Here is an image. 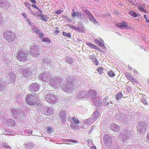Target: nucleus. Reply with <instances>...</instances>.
Segmentation results:
<instances>
[{
	"label": "nucleus",
	"mask_w": 149,
	"mask_h": 149,
	"mask_svg": "<svg viewBox=\"0 0 149 149\" xmlns=\"http://www.w3.org/2000/svg\"><path fill=\"white\" fill-rule=\"evenodd\" d=\"M39 99L38 95L33 94L27 95L25 98V101L29 105L32 106L36 105Z\"/></svg>",
	"instance_id": "1"
},
{
	"label": "nucleus",
	"mask_w": 149,
	"mask_h": 149,
	"mask_svg": "<svg viewBox=\"0 0 149 149\" xmlns=\"http://www.w3.org/2000/svg\"><path fill=\"white\" fill-rule=\"evenodd\" d=\"M3 36L9 42L14 41L17 38L15 33L10 31L4 32Z\"/></svg>",
	"instance_id": "2"
},
{
	"label": "nucleus",
	"mask_w": 149,
	"mask_h": 149,
	"mask_svg": "<svg viewBox=\"0 0 149 149\" xmlns=\"http://www.w3.org/2000/svg\"><path fill=\"white\" fill-rule=\"evenodd\" d=\"M147 129V126L146 122H140L137 127V131L139 133L143 134L145 132Z\"/></svg>",
	"instance_id": "3"
},
{
	"label": "nucleus",
	"mask_w": 149,
	"mask_h": 149,
	"mask_svg": "<svg viewBox=\"0 0 149 149\" xmlns=\"http://www.w3.org/2000/svg\"><path fill=\"white\" fill-rule=\"evenodd\" d=\"M28 55V54L21 51L17 54V58L20 61H24L27 59Z\"/></svg>",
	"instance_id": "4"
},
{
	"label": "nucleus",
	"mask_w": 149,
	"mask_h": 149,
	"mask_svg": "<svg viewBox=\"0 0 149 149\" xmlns=\"http://www.w3.org/2000/svg\"><path fill=\"white\" fill-rule=\"evenodd\" d=\"M43 114L47 116L52 115L54 112V109L52 107H46L43 111Z\"/></svg>",
	"instance_id": "5"
},
{
	"label": "nucleus",
	"mask_w": 149,
	"mask_h": 149,
	"mask_svg": "<svg viewBox=\"0 0 149 149\" xmlns=\"http://www.w3.org/2000/svg\"><path fill=\"white\" fill-rule=\"evenodd\" d=\"M29 88L31 91L36 92L38 90V86L36 84L33 83L29 86Z\"/></svg>",
	"instance_id": "6"
},
{
	"label": "nucleus",
	"mask_w": 149,
	"mask_h": 149,
	"mask_svg": "<svg viewBox=\"0 0 149 149\" xmlns=\"http://www.w3.org/2000/svg\"><path fill=\"white\" fill-rule=\"evenodd\" d=\"M104 140L105 144L107 145L108 143H111L112 142L111 137L108 135H106L104 137Z\"/></svg>",
	"instance_id": "7"
},
{
	"label": "nucleus",
	"mask_w": 149,
	"mask_h": 149,
	"mask_svg": "<svg viewBox=\"0 0 149 149\" xmlns=\"http://www.w3.org/2000/svg\"><path fill=\"white\" fill-rule=\"evenodd\" d=\"M110 127L113 131L116 132H118L120 128V127L118 125L114 123L111 125Z\"/></svg>",
	"instance_id": "8"
},
{
	"label": "nucleus",
	"mask_w": 149,
	"mask_h": 149,
	"mask_svg": "<svg viewBox=\"0 0 149 149\" xmlns=\"http://www.w3.org/2000/svg\"><path fill=\"white\" fill-rule=\"evenodd\" d=\"M31 74L30 70L29 69H25L23 71V76L25 78H26L29 76Z\"/></svg>",
	"instance_id": "9"
},
{
	"label": "nucleus",
	"mask_w": 149,
	"mask_h": 149,
	"mask_svg": "<svg viewBox=\"0 0 149 149\" xmlns=\"http://www.w3.org/2000/svg\"><path fill=\"white\" fill-rule=\"evenodd\" d=\"M127 23L123 21L116 24V26L118 28H123L127 26Z\"/></svg>",
	"instance_id": "10"
},
{
	"label": "nucleus",
	"mask_w": 149,
	"mask_h": 149,
	"mask_svg": "<svg viewBox=\"0 0 149 149\" xmlns=\"http://www.w3.org/2000/svg\"><path fill=\"white\" fill-rule=\"evenodd\" d=\"M86 44L88 46L92 49H96L97 51L100 50V48H98L97 46H95L94 45L91 44V42H86Z\"/></svg>",
	"instance_id": "11"
},
{
	"label": "nucleus",
	"mask_w": 149,
	"mask_h": 149,
	"mask_svg": "<svg viewBox=\"0 0 149 149\" xmlns=\"http://www.w3.org/2000/svg\"><path fill=\"white\" fill-rule=\"evenodd\" d=\"M125 77L127 79L130 80L131 81H132V82H137L136 80V79H133V76L131 74H125Z\"/></svg>",
	"instance_id": "12"
},
{
	"label": "nucleus",
	"mask_w": 149,
	"mask_h": 149,
	"mask_svg": "<svg viewBox=\"0 0 149 149\" xmlns=\"http://www.w3.org/2000/svg\"><path fill=\"white\" fill-rule=\"evenodd\" d=\"M95 43L98 45L100 47H103L104 46V41L102 40H100L98 39H95Z\"/></svg>",
	"instance_id": "13"
},
{
	"label": "nucleus",
	"mask_w": 149,
	"mask_h": 149,
	"mask_svg": "<svg viewBox=\"0 0 149 149\" xmlns=\"http://www.w3.org/2000/svg\"><path fill=\"white\" fill-rule=\"evenodd\" d=\"M88 94L90 96L94 97L96 95V93L95 91L91 90L88 91Z\"/></svg>",
	"instance_id": "14"
},
{
	"label": "nucleus",
	"mask_w": 149,
	"mask_h": 149,
	"mask_svg": "<svg viewBox=\"0 0 149 149\" xmlns=\"http://www.w3.org/2000/svg\"><path fill=\"white\" fill-rule=\"evenodd\" d=\"M72 12L71 13L72 16V17H74L76 16H77L78 17H81V15L80 13L79 12H77L76 13L74 12V9L72 10Z\"/></svg>",
	"instance_id": "15"
},
{
	"label": "nucleus",
	"mask_w": 149,
	"mask_h": 149,
	"mask_svg": "<svg viewBox=\"0 0 149 149\" xmlns=\"http://www.w3.org/2000/svg\"><path fill=\"white\" fill-rule=\"evenodd\" d=\"M59 116L62 120H63L64 119L66 118V116L65 112L63 111L60 112Z\"/></svg>",
	"instance_id": "16"
},
{
	"label": "nucleus",
	"mask_w": 149,
	"mask_h": 149,
	"mask_svg": "<svg viewBox=\"0 0 149 149\" xmlns=\"http://www.w3.org/2000/svg\"><path fill=\"white\" fill-rule=\"evenodd\" d=\"M42 40L43 42H45L46 44H49L51 42V40L49 38L46 37L43 38L42 39Z\"/></svg>",
	"instance_id": "17"
},
{
	"label": "nucleus",
	"mask_w": 149,
	"mask_h": 149,
	"mask_svg": "<svg viewBox=\"0 0 149 149\" xmlns=\"http://www.w3.org/2000/svg\"><path fill=\"white\" fill-rule=\"evenodd\" d=\"M123 97L122 93L121 92L118 93L116 96V97L118 100H119L121 99L122 97Z\"/></svg>",
	"instance_id": "18"
},
{
	"label": "nucleus",
	"mask_w": 149,
	"mask_h": 149,
	"mask_svg": "<svg viewBox=\"0 0 149 149\" xmlns=\"http://www.w3.org/2000/svg\"><path fill=\"white\" fill-rule=\"evenodd\" d=\"M108 75L109 77H112L115 76V74L113 71L111 70L108 72Z\"/></svg>",
	"instance_id": "19"
},
{
	"label": "nucleus",
	"mask_w": 149,
	"mask_h": 149,
	"mask_svg": "<svg viewBox=\"0 0 149 149\" xmlns=\"http://www.w3.org/2000/svg\"><path fill=\"white\" fill-rule=\"evenodd\" d=\"M96 70L100 74H102L104 71V69L102 67H98L97 68Z\"/></svg>",
	"instance_id": "20"
},
{
	"label": "nucleus",
	"mask_w": 149,
	"mask_h": 149,
	"mask_svg": "<svg viewBox=\"0 0 149 149\" xmlns=\"http://www.w3.org/2000/svg\"><path fill=\"white\" fill-rule=\"evenodd\" d=\"M72 119L73 123L75 124H78L80 123L78 119H77L75 117H72Z\"/></svg>",
	"instance_id": "21"
},
{
	"label": "nucleus",
	"mask_w": 149,
	"mask_h": 149,
	"mask_svg": "<svg viewBox=\"0 0 149 149\" xmlns=\"http://www.w3.org/2000/svg\"><path fill=\"white\" fill-rule=\"evenodd\" d=\"M63 35L65 37L70 38L71 37V34L70 33H67L65 31L62 32Z\"/></svg>",
	"instance_id": "22"
},
{
	"label": "nucleus",
	"mask_w": 149,
	"mask_h": 149,
	"mask_svg": "<svg viewBox=\"0 0 149 149\" xmlns=\"http://www.w3.org/2000/svg\"><path fill=\"white\" fill-rule=\"evenodd\" d=\"M18 109H14L13 111V113H15V114L19 113V110L21 111V109L20 108L18 107Z\"/></svg>",
	"instance_id": "23"
},
{
	"label": "nucleus",
	"mask_w": 149,
	"mask_h": 149,
	"mask_svg": "<svg viewBox=\"0 0 149 149\" xmlns=\"http://www.w3.org/2000/svg\"><path fill=\"white\" fill-rule=\"evenodd\" d=\"M129 13L134 17H136L138 16L137 14L136 13L132 11L130 12Z\"/></svg>",
	"instance_id": "24"
},
{
	"label": "nucleus",
	"mask_w": 149,
	"mask_h": 149,
	"mask_svg": "<svg viewBox=\"0 0 149 149\" xmlns=\"http://www.w3.org/2000/svg\"><path fill=\"white\" fill-rule=\"evenodd\" d=\"M40 18L43 21H45L46 22L47 21V17L45 16L44 15H41L40 17Z\"/></svg>",
	"instance_id": "25"
},
{
	"label": "nucleus",
	"mask_w": 149,
	"mask_h": 149,
	"mask_svg": "<svg viewBox=\"0 0 149 149\" xmlns=\"http://www.w3.org/2000/svg\"><path fill=\"white\" fill-rule=\"evenodd\" d=\"M63 10H62L61 9H60L58 10H56L55 13L57 15H58L60 14H61V13L63 12Z\"/></svg>",
	"instance_id": "26"
},
{
	"label": "nucleus",
	"mask_w": 149,
	"mask_h": 149,
	"mask_svg": "<svg viewBox=\"0 0 149 149\" xmlns=\"http://www.w3.org/2000/svg\"><path fill=\"white\" fill-rule=\"evenodd\" d=\"M53 131V128L51 127H47V131L49 132H52Z\"/></svg>",
	"instance_id": "27"
},
{
	"label": "nucleus",
	"mask_w": 149,
	"mask_h": 149,
	"mask_svg": "<svg viewBox=\"0 0 149 149\" xmlns=\"http://www.w3.org/2000/svg\"><path fill=\"white\" fill-rule=\"evenodd\" d=\"M76 31L80 32H83L84 31V30L83 29H80L78 27H77Z\"/></svg>",
	"instance_id": "28"
},
{
	"label": "nucleus",
	"mask_w": 149,
	"mask_h": 149,
	"mask_svg": "<svg viewBox=\"0 0 149 149\" xmlns=\"http://www.w3.org/2000/svg\"><path fill=\"white\" fill-rule=\"evenodd\" d=\"M31 6L32 7L37 9L38 10L40 11V9L37 7L35 4H34V3L33 4L31 5Z\"/></svg>",
	"instance_id": "29"
},
{
	"label": "nucleus",
	"mask_w": 149,
	"mask_h": 149,
	"mask_svg": "<svg viewBox=\"0 0 149 149\" xmlns=\"http://www.w3.org/2000/svg\"><path fill=\"white\" fill-rule=\"evenodd\" d=\"M91 21L93 22V23L95 24H97V22L96 19L93 18L92 19H91Z\"/></svg>",
	"instance_id": "30"
},
{
	"label": "nucleus",
	"mask_w": 149,
	"mask_h": 149,
	"mask_svg": "<svg viewBox=\"0 0 149 149\" xmlns=\"http://www.w3.org/2000/svg\"><path fill=\"white\" fill-rule=\"evenodd\" d=\"M67 141H69L70 142H73L74 143H77V141L76 140H73L72 139H67Z\"/></svg>",
	"instance_id": "31"
},
{
	"label": "nucleus",
	"mask_w": 149,
	"mask_h": 149,
	"mask_svg": "<svg viewBox=\"0 0 149 149\" xmlns=\"http://www.w3.org/2000/svg\"><path fill=\"white\" fill-rule=\"evenodd\" d=\"M142 102L145 105H146L148 104L147 102L145 99H142Z\"/></svg>",
	"instance_id": "32"
},
{
	"label": "nucleus",
	"mask_w": 149,
	"mask_h": 149,
	"mask_svg": "<svg viewBox=\"0 0 149 149\" xmlns=\"http://www.w3.org/2000/svg\"><path fill=\"white\" fill-rule=\"evenodd\" d=\"M138 8L140 10V11L143 12L145 11V10H144L143 8L142 7H139Z\"/></svg>",
	"instance_id": "33"
},
{
	"label": "nucleus",
	"mask_w": 149,
	"mask_h": 149,
	"mask_svg": "<svg viewBox=\"0 0 149 149\" xmlns=\"http://www.w3.org/2000/svg\"><path fill=\"white\" fill-rule=\"evenodd\" d=\"M70 26L72 29L76 30L77 27L75 26H73L72 25H70Z\"/></svg>",
	"instance_id": "34"
},
{
	"label": "nucleus",
	"mask_w": 149,
	"mask_h": 149,
	"mask_svg": "<svg viewBox=\"0 0 149 149\" xmlns=\"http://www.w3.org/2000/svg\"><path fill=\"white\" fill-rule=\"evenodd\" d=\"M22 15H23V16L25 18H26L27 17V15L25 13L23 12L22 13Z\"/></svg>",
	"instance_id": "35"
},
{
	"label": "nucleus",
	"mask_w": 149,
	"mask_h": 149,
	"mask_svg": "<svg viewBox=\"0 0 149 149\" xmlns=\"http://www.w3.org/2000/svg\"><path fill=\"white\" fill-rule=\"evenodd\" d=\"M60 31L58 30H56L54 31V34H57L58 33H60Z\"/></svg>",
	"instance_id": "36"
},
{
	"label": "nucleus",
	"mask_w": 149,
	"mask_h": 149,
	"mask_svg": "<svg viewBox=\"0 0 149 149\" xmlns=\"http://www.w3.org/2000/svg\"><path fill=\"white\" fill-rule=\"evenodd\" d=\"M100 102L101 103V102H100L99 101H95V105L96 106H99V105H97V103H99V102ZM101 104V103H100V105Z\"/></svg>",
	"instance_id": "37"
},
{
	"label": "nucleus",
	"mask_w": 149,
	"mask_h": 149,
	"mask_svg": "<svg viewBox=\"0 0 149 149\" xmlns=\"http://www.w3.org/2000/svg\"><path fill=\"white\" fill-rule=\"evenodd\" d=\"M39 36L40 37L42 38L44 36V35L43 34L40 33L39 34Z\"/></svg>",
	"instance_id": "38"
},
{
	"label": "nucleus",
	"mask_w": 149,
	"mask_h": 149,
	"mask_svg": "<svg viewBox=\"0 0 149 149\" xmlns=\"http://www.w3.org/2000/svg\"><path fill=\"white\" fill-rule=\"evenodd\" d=\"M30 1L32 2L33 4L34 3H36V1L35 0H30Z\"/></svg>",
	"instance_id": "39"
},
{
	"label": "nucleus",
	"mask_w": 149,
	"mask_h": 149,
	"mask_svg": "<svg viewBox=\"0 0 149 149\" xmlns=\"http://www.w3.org/2000/svg\"><path fill=\"white\" fill-rule=\"evenodd\" d=\"M44 76H46L47 77H48V74L47 73H44L42 76V77H43Z\"/></svg>",
	"instance_id": "40"
},
{
	"label": "nucleus",
	"mask_w": 149,
	"mask_h": 149,
	"mask_svg": "<svg viewBox=\"0 0 149 149\" xmlns=\"http://www.w3.org/2000/svg\"><path fill=\"white\" fill-rule=\"evenodd\" d=\"M147 141L149 142V133L147 134Z\"/></svg>",
	"instance_id": "41"
},
{
	"label": "nucleus",
	"mask_w": 149,
	"mask_h": 149,
	"mask_svg": "<svg viewBox=\"0 0 149 149\" xmlns=\"http://www.w3.org/2000/svg\"><path fill=\"white\" fill-rule=\"evenodd\" d=\"M91 149H96L95 147L94 146H92L91 147Z\"/></svg>",
	"instance_id": "42"
},
{
	"label": "nucleus",
	"mask_w": 149,
	"mask_h": 149,
	"mask_svg": "<svg viewBox=\"0 0 149 149\" xmlns=\"http://www.w3.org/2000/svg\"><path fill=\"white\" fill-rule=\"evenodd\" d=\"M144 18H145V19H146L147 18V16L146 15H144Z\"/></svg>",
	"instance_id": "43"
},
{
	"label": "nucleus",
	"mask_w": 149,
	"mask_h": 149,
	"mask_svg": "<svg viewBox=\"0 0 149 149\" xmlns=\"http://www.w3.org/2000/svg\"><path fill=\"white\" fill-rule=\"evenodd\" d=\"M146 22L148 23L149 22V20L148 19H146Z\"/></svg>",
	"instance_id": "44"
},
{
	"label": "nucleus",
	"mask_w": 149,
	"mask_h": 149,
	"mask_svg": "<svg viewBox=\"0 0 149 149\" xmlns=\"http://www.w3.org/2000/svg\"><path fill=\"white\" fill-rule=\"evenodd\" d=\"M98 61H97V62H96V65H98Z\"/></svg>",
	"instance_id": "45"
},
{
	"label": "nucleus",
	"mask_w": 149,
	"mask_h": 149,
	"mask_svg": "<svg viewBox=\"0 0 149 149\" xmlns=\"http://www.w3.org/2000/svg\"><path fill=\"white\" fill-rule=\"evenodd\" d=\"M70 126H71V127L72 128H73V127H72V125H71Z\"/></svg>",
	"instance_id": "46"
},
{
	"label": "nucleus",
	"mask_w": 149,
	"mask_h": 149,
	"mask_svg": "<svg viewBox=\"0 0 149 149\" xmlns=\"http://www.w3.org/2000/svg\"><path fill=\"white\" fill-rule=\"evenodd\" d=\"M58 27H56V29H58Z\"/></svg>",
	"instance_id": "47"
},
{
	"label": "nucleus",
	"mask_w": 149,
	"mask_h": 149,
	"mask_svg": "<svg viewBox=\"0 0 149 149\" xmlns=\"http://www.w3.org/2000/svg\"><path fill=\"white\" fill-rule=\"evenodd\" d=\"M40 104H38V105H40Z\"/></svg>",
	"instance_id": "48"
},
{
	"label": "nucleus",
	"mask_w": 149,
	"mask_h": 149,
	"mask_svg": "<svg viewBox=\"0 0 149 149\" xmlns=\"http://www.w3.org/2000/svg\"><path fill=\"white\" fill-rule=\"evenodd\" d=\"M94 0V1H97V0Z\"/></svg>",
	"instance_id": "49"
},
{
	"label": "nucleus",
	"mask_w": 149,
	"mask_h": 149,
	"mask_svg": "<svg viewBox=\"0 0 149 149\" xmlns=\"http://www.w3.org/2000/svg\"><path fill=\"white\" fill-rule=\"evenodd\" d=\"M41 108H42V105H41Z\"/></svg>",
	"instance_id": "50"
},
{
	"label": "nucleus",
	"mask_w": 149,
	"mask_h": 149,
	"mask_svg": "<svg viewBox=\"0 0 149 149\" xmlns=\"http://www.w3.org/2000/svg\"><path fill=\"white\" fill-rule=\"evenodd\" d=\"M117 12H116V13H117V12H118V11H116Z\"/></svg>",
	"instance_id": "51"
},
{
	"label": "nucleus",
	"mask_w": 149,
	"mask_h": 149,
	"mask_svg": "<svg viewBox=\"0 0 149 149\" xmlns=\"http://www.w3.org/2000/svg\"><path fill=\"white\" fill-rule=\"evenodd\" d=\"M117 12H116V13H117V12H118V11H116Z\"/></svg>",
	"instance_id": "52"
}]
</instances>
